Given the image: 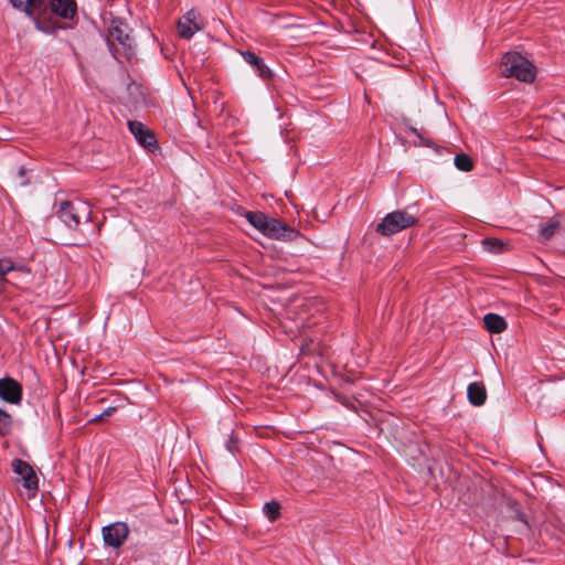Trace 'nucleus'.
Instances as JSON below:
<instances>
[{
    "label": "nucleus",
    "mask_w": 565,
    "mask_h": 565,
    "mask_svg": "<svg viewBox=\"0 0 565 565\" xmlns=\"http://www.w3.org/2000/svg\"><path fill=\"white\" fill-rule=\"evenodd\" d=\"M245 217L253 227L270 239L292 242L301 236L296 228L263 212L248 211Z\"/></svg>",
    "instance_id": "1"
},
{
    "label": "nucleus",
    "mask_w": 565,
    "mask_h": 565,
    "mask_svg": "<svg viewBox=\"0 0 565 565\" xmlns=\"http://www.w3.org/2000/svg\"><path fill=\"white\" fill-rule=\"evenodd\" d=\"M57 216L72 230H78L82 233L95 232V226L92 224V209L84 201L76 200L61 202L57 210Z\"/></svg>",
    "instance_id": "2"
},
{
    "label": "nucleus",
    "mask_w": 565,
    "mask_h": 565,
    "mask_svg": "<svg viewBox=\"0 0 565 565\" xmlns=\"http://www.w3.org/2000/svg\"><path fill=\"white\" fill-rule=\"evenodd\" d=\"M107 43L116 60L120 61L121 57L130 60L132 57V40L130 38V29L126 23L119 20L110 22Z\"/></svg>",
    "instance_id": "3"
},
{
    "label": "nucleus",
    "mask_w": 565,
    "mask_h": 565,
    "mask_svg": "<svg viewBox=\"0 0 565 565\" xmlns=\"http://www.w3.org/2000/svg\"><path fill=\"white\" fill-rule=\"evenodd\" d=\"M502 73L507 77H515L525 83L535 79L536 68L524 56L518 52H509L502 58Z\"/></svg>",
    "instance_id": "4"
},
{
    "label": "nucleus",
    "mask_w": 565,
    "mask_h": 565,
    "mask_svg": "<svg viewBox=\"0 0 565 565\" xmlns=\"http://www.w3.org/2000/svg\"><path fill=\"white\" fill-rule=\"evenodd\" d=\"M418 216L408 213L407 210H397L385 215L376 226V232L383 236H392L403 230L415 226Z\"/></svg>",
    "instance_id": "5"
},
{
    "label": "nucleus",
    "mask_w": 565,
    "mask_h": 565,
    "mask_svg": "<svg viewBox=\"0 0 565 565\" xmlns=\"http://www.w3.org/2000/svg\"><path fill=\"white\" fill-rule=\"evenodd\" d=\"M45 9H42L40 15V22L49 28V32L53 31V28L44 22L47 10L63 19H72L76 14V2L75 0H45Z\"/></svg>",
    "instance_id": "6"
},
{
    "label": "nucleus",
    "mask_w": 565,
    "mask_h": 565,
    "mask_svg": "<svg viewBox=\"0 0 565 565\" xmlns=\"http://www.w3.org/2000/svg\"><path fill=\"white\" fill-rule=\"evenodd\" d=\"M18 10L24 12L32 21L38 30L49 32V28L40 22L42 9H45V0H9Z\"/></svg>",
    "instance_id": "7"
},
{
    "label": "nucleus",
    "mask_w": 565,
    "mask_h": 565,
    "mask_svg": "<svg viewBox=\"0 0 565 565\" xmlns=\"http://www.w3.org/2000/svg\"><path fill=\"white\" fill-rule=\"evenodd\" d=\"M102 532L106 545L119 548L129 535V527L124 522H116L104 526Z\"/></svg>",
    "instance_id": "8"
},
{
    "label": "nucleus",
    "mask_w": 565,
    "mask_h": 565,
    "mask_svg": "<svg viewBox=\"0 0 565 565\" xmlns=\"http://www.w3.org/2000/svg\"><path fill=\"white\" fill-rule=\"evenodd\" d=\"M13 471L21 477L23 487L28 490L29 497H34L38 491V477L33 468L21 459H15L12 463Z\"/></svg>",
    "instance_id": "9"
},
{
    "label": "nucleus",
    "mask_w": 565,
    "mask_h": 565,
    "mask_svg": "<svg viewBox=\"0 0 565 565\" xmlns=\"http://www.w3.org/2000/svg\"><path fill=\"white\" fill-rule=\"evenodd\" d=\"M23 397L22 385L14 379H0V398L12 405H20Z\"/></svg>",
    "instance_id": "10"
},
{
    "label": "nucleus",
    "mask_w": 565,
    "mask_h": 565,
    "mask_svg": "<svg viewBox=\"0 0 565 565\" xmlns=\"http://www.w3.org/2000/svg\"><path fill=\"white\" fill-rule=\"evenodd\" d=\"M202 29L200 13L195 10L188 11L178 22V33L182 39L190 40Z\"/></svg>",
    "instance_id": "11"
},
{
    "label": "nucleus",
    "mask_w": 565,
    "mask_h": 565,
    "mask_svg": "<svg viewBox=\"0 0 565 565\" xmlns=\"http://www.w3.org/2000/svg\"><path fill=\"white\" fill-rule=\"evenodd\" d=\"M128 127L140 146L152 152L158 149L154 135L142 122L130 120Z\"/></svg>",
    "instance_id": "12"
},
{
    "label": "nucleus",
    "mask_w": 565,
    "mask_h": 565,
    "mask_svg": "<svg viewBox=\"0 0 565 565\" xmlns=\"http://www.w3.org/2000/svg\"><path fill=\"white\" fill-rule=\"evenodd\" d=\"M241 55L243 60L255 70L262 79H269L273 76L270 68L265 64L264 60L257 56L254 52L241 51Z\"/></svg>",
    "instance_id": "13"
},
{
    "label": "nucleus",
    "mask_w": 565,
    "mask_h": 565,
    "mask_svg": "<svg viewBox=\"0 0 565 565\" xmlns=\"http://www.w3.org/2000/svg\"><path fill=\"white\" fill-rule=\"evenodd\" d=\"M467 396L470 404L475 406H481L486 403L487 391L486 386L481 382H473L468 385Z\"/></svg>",
    "instance_id": "14"
},
{
    "label": "nucleus",
    "mask_w": 565,
    "mask_h": 565,
    "mask_svg": "<svg viewBox=\"0 0 565 565\" xmlns=\"http://www.w3.org/2000/svg\"><path fill=\"white\" fill-rule=\"evenodd\" d=\"M11 271H20L26 275H31V270L24 265H15L11 258L4 257L0 259V287L3 286L8 280L6 276Z\"/></svg>",
    "instance_id": "15"
},
{
    "label": "nucleus",
    "mask_w": 565,
    "mask_h": 565,
    "mask_svg": "<svg viewBox=\"0 0 565 565\" xmlns=\"http://www.w3.org/2000/svg\"><path fill=\"white\" fill-rule=\"evenodd\" d=\"M483 323H484L486 329L491 333H501L508 327L503 317H501L497 313H487L483 317Z\"/></svg>",
    "instance_id": "16"
},
{
    "label": "nucleus",
    "mask_w": 565,
    "mask_h": 565,
    "mask_svg": "<svg viewBox=\"0 0 565 565\" xmlns=\"http://www.w3.org/2000/svg\"><path fill=\"white\" fill-rule=\"evenodd\" d=\"M482 246L486 250L491 253H501L504 249V244L501 239L495 237H486L482 239Z\"/></svg>",
    "instance_id": "17"
},
{
    "label": "nucleus",
    "mask_w": 565,
    "mask_h": 565,
    "mask_svg": "<svg viewBox=\"0 0 565 565\" xmlns=\"http://www.w3.org/2000/svg\"><path fill=\"white\" fill-rule=\"evenodd\" d=\"M12 429V417L4 409L0 408V436H7Z\"/></svg>",
    "instance_id": "18"
},
{
    "label": "nucleus",
    "mask_w": 565,
    "mask_h": 565,
    "mask_svg": "<svg viewBox=\"0 0 565 565\" xmlns=\"http://www.w3.org/2000/svg\"><path fill=\"white\" fill-rule=\"evenodd\" d=\"M455 166L457 169L465 172H468L473 168L471 158L465 153H460L455 157Z\"/></svg>",
    "instance_id": "19"
},
{
    "label": "nucleus",
    "mask_w": 565,
    "mask_h": 565,
    "mask_svg": "<svg viewBox=\"0 0 565 565\" xmlns=\"http://www.w3.org/2000/svg\"><path fill=\"white\" fill-rule=\"evenodd\" d=\"M263 511L270 521H275L280 514V505L276 501L267 502L264 504Z\"/></svg>",
    "instance_id": "20"
},
{
    "label": "nucleus",
    "mask_w": 565,
    "mask_h": 565,
    "mask_svg": "<svg viewBox=\"0 0 565 565\" xmlns=\"http://www.w3.org/2000/svg\"><path fill=\"white\" fill-rule=\"evenodd\" d=\"M559 223L557 221H551L542 226L540 233L544 239H550L558 230Z\"/></svg>",
    "instance_id": "21"
},
{
    "label": "nucleus",
    "mask_w": 565,
    "mask_h": 565,
    "mask_svg": "<svg viewBox=\"0 0 565 565\" xmlns=\"http://www.w3.org/2000/svg\"><path fill=\"white\" fill-rule=\"evenodd\" d=\"M28 170L23 167H20L17 173L13 177V183L17 186H25L29 184V179L26 178Z\"/></svg>",
    "instance_id": "22"
},
{
    "label": "nucleus",
    "mask_w": 565,
    "mask_h": 565,
    "mask_svg": "<svg viewBox=\"0 0 565 565\" xmlns=\"http://www.w3.org/2000/svg\"><path fill=\"white\" fill-rule=\"evenodd\" d=\"M115 412H116V407L110 406V407L106 408L103 413H100L99 415L94 417L92 420L93 422L103 420L104 418L111 416Z\"/></svg>",
    "instance_id": "23"
},
{
    "label": "nucleus",
    "mask_w": 565,
    "mask_h": 565,
    "mask_svg": "<svg viewBox=\"0 0 565 565\" xmlns=\"http://www.w3.org/2000/svg\"><path fill=\"white\" fill-rule=\"evenodd\" d=\"M412 132L419 136L417 129H415V128L412 129Z\"/></svg>",
    "instance_id": "24"
}]
</instances>
